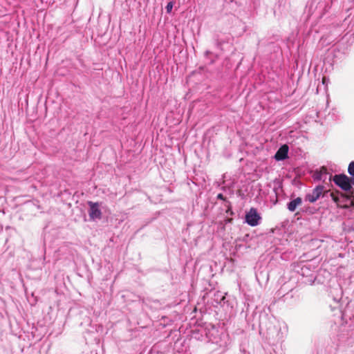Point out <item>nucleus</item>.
I'll return each instance as SVG.
<instances>
[{
    "mask_svg": "<svg viewBox=\"0 0 354 354\" xmlns=\"http://www.w3.org/2000/svg\"><path fill=\"white\" fill-rule=\"evenodd\" d=\"M333 181L344 191L348 192L352 188L349 183V178L346 174H335L333 177Z\"/></svg>",
    "mask_w": 354,
    "mask_h": 354,
    "instance_id": "2",
    "label": "nucleus"
},
{
    "mask_svg": "<svg viewBox=\"0 0 354 354\" xmlns=\"http://www.w3.org/2000/svg\"><path fill=\"white\" fill-rule=\"evenodd\" d=\"M172 8H173V3L171 2H169L167 6H166V10H167V12H170L172 10Z\"/></svg>",
    "mask_w": 354,
    "mask_h": 354,
    "instance_id": "11",
    "label": "nucleus"
},
{
    "mask_svg": "<svg viewBox=\"0 0 354 354\" xmlns=\"http://www.w3.org/2000/svg\"><path fill=\"white\" fill-rule=\"evenodd\" d=\"M288 147L286 145H282L276 152L274 158L277 160H283L288 158Z\"/></svg>",
    "mask_w": 354,
    "mask_h": 354,
    "instance_id": "7",
    "label": "nucleus"
},
{
    "mask_svg": "<svg viewBox=\"0 0 354 354\" xmlns=\"http://www.w3.org/2000/svg\"><path fill=\"white\" fill-rule=\"evenodd\" d=\"M261 220V216L258 213L257 209L251 207L245 214V222L250 226L254 227L258 225Z\"/></svg>",
    "mask_w": 354,
    "mask_h": 354,
    "instance_id": "3",
    "label": "nucleus"
},
{
    "mask_svg": "<svg viewBox=\"0 0 354 354\" xmlns=\"http://www.w3.org/2000/svg\"><path fill=\"white\" fill-rule=\"evenodd\" d=\"M88 204L89 205L88 215L90 218L91 220L100 219L102 216V212L99 204L92 201H89Z\"/></svg>",
    "mask_w": 354,
    "mask_h": 354,
    "instance_id": "6",
    "label": "nucleus"
},
{
    "mask_svg": "<svg viewBox=\"0 0 354 354\" xmlns=\"http://www.w3.org/2000/svg\"><path fill=\"white\" fill-rule=\"evenodd\" d=\"M324 187L323 185L316 186L311 193L307 194L305 196V201L310 203H315L322 195Z\"/></svg>",
    "mask_w": 354,
    "mask_h": 354,
    "instance_id": "5",
    "label": "nucleus"
},
{
    "mask_svg": "<svg viewBox=\"0 0 354 354\" xmlns=\"http://www.w3.org/2000/svg\"><path fill=\"white\" fill-rule=\"evenodd\" d=\"M331 196H332V198L333 200L335 201V202H337L338 201V198L335 196L333 194H331Z\"/></svg>",
    "mask_w": 354,
    "mask_h": 354,
    "instance_id": "16",
    "label": "nucleus"
},
{
    "mask_svg": "<svg viewBox=\"0 0 354 354\" xmlns=\"http://www.w3.org/2000/svg\"><path fill=\"white\" fill-rule=\"evenodd\" d=\"M327 175L326 169L323 167L320 171H316L313 175V178L315 180H325V179H323L324 176L326 178Z\"/></svg>",
    "mask_w": 354,
    "mask_h": 354,
    "instance_id": "9",
    "label": "nucleus"
},
{
    "mask_svg": "<svg viewBox=\"0 0 354 354\" xmlns=\"http://www.w3.org/2000/svg\"><path fill=\"white\" fill-rule=\"evenodd\" d=\"M348 173L352 177H354V161H352L349 163L348 167Z\"/></svg>",
    "mask_w": 354,
    "mask_h": 354,
    "instance_id": "10",
    "label": "nucleus"
},
{
    "mask_svg": "<svg viewBox=\"0 0 354 354\" xmlns=\"http://www.w3.org/2000/svg\"><path fill=\"white\" fill-rule=\"evenodd\" d=\"M217 199L225 201V197L223 195V194H218L216 196Z\"/></svg>",
    "mask_w": 354,
    "mask_h": 354,
    "instance_id": "12",
    "label": "nucleus"
},
{
    "mask_svg": "<svg viewBox=\"0 0 354 354\" xmlns=\"http://www.w3.org/2000/svg\"><path fill=\"white\" fill-rule=\"evenodd\" d=\"M302 203V199L300 197H297L296 198H294L291 200L290 202L287 203V209L291 212H293L296 210L297 207L301 205Z\"/></svg>",
    "mask_w": 354,
    "mask_h": 354,
    "instance_id": "8",
    "label": "nucleus"
},
{
    "mask_svg": "<svg viewBox=\"0 0 354 354\" xmlns=\"http://www.w3.org/2000/svg\"><path fill=\"white\" fill-rule=\"evenodd\" d=\"M212 341L213 343L217 344L223 351L226 350L232 343L230 335L226 332H221L218 337H214Z\"/></svg>",
    "mask_w": 354,
    "mask_h": 354,
    "instance_id": "4",
    "label": "nucleus"
},
{
    "mask_svg": "<svg viewBox=\"0 0 354 354\" xmlns=\"http://www.w3.org/2000/svg\"><path fill=\"white\" fill-rule=\"evenodd\" d=\"M349 183L350 185H354V177H352L351 178H349Z\"/></svg>",
    "mask_w": 354,
    "mask_h": 354,
    "instance_id": "15",
    "label": "nucleus"
},
{
    "mask_svg": "<svg viewBox=\"0 0 354 354\" xmlns=\"http://www.w3.org/2000/svg\"><path fill=\"white\" fill-rule=\"evenodd\" d=\"M259 333L266 335L269 339H278L281 337L279 336V330L275 327L270 321L268 314H261L259 316Z\"/></svg>",
    "mask_w": 354,
    "mask_h": 354,
    "instance_id": "1",
    "label": "nucleus"
},
{
    "mask_svg": "<svg viewBox=\"0 0 354 354\" xmlns=\"http://www.w3.org/2000/svg\"><path fill=\"white\" fill-rule=\"evenodd\" d=\"M328 82H329V80H328V78H326V77H324L322 78V83H323V84H326V85H327V84L328 83Z\"/></svg>",
    "mask_w": 354,
    "mask_h": 354,
    "instance_id": "14",
    "label": "nucleus"
},
{
    "mask_svg": "<svg viewBox=\"0 0 354 354\" xmlns=\"http://www.w3.org/2000/svg\"><path fill=\"white\" fill-rule=\"evenodd\" d=\"M240 351L243 353V354H250V352L246 351L244 348L243 347H241L240 348Z\"/></svg>",
    "mask_w": 354,
    "mask_h": 354,
    "instance_id": "13",
    "label": "nucleus"
}]
</instances>
